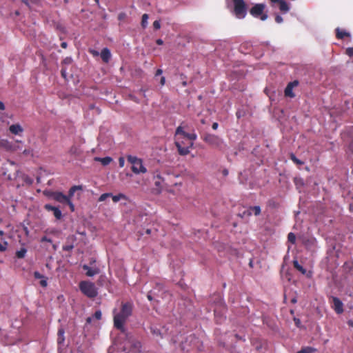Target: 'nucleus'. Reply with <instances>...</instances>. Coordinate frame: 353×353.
Wrapping results in <instances>:
<instances>
[{
  "mask_svg": "<svg viewBox=\"0 0 353 353\" xmlns=\"http://www.w3.org/2000/svg\"><path fill=\"white\" fill-rule=\"evenodd\" d=\"M196 139L194 133H186L181 126L177 128L175 133V144L181 155L189 154L190 149L193 146V141Z\"/></svg>",
  "mask_w": 353,
  "mask_h": 353,
  "instance_id": "nucleus-1",
  "label": "nucleus"
},
{
  "mask_svg": "<svg viewBox=\"0 0 353 353\" xmlns=\"http://www.w3.org/2000/svg\"><path fill=\"white\" fill-rule=\"evenodd\" d=\"M132 312V305L129 303H122L120 308H114L113 310L114 326L124 332V325Z\"/></svg>",
  "mask_w": 353,
  "mask_h": 353,
  "instance_id": "nucleus-2",
  "label": "nucleus"
},
{
  "mask_svg": "<svg viewBox=\"0 0 353 353\" xmlns=\"http://www.w3.org/2000/svg\"><path fill=\"white\" fill-rule=\"evenodd\" d=\"M127 159L128 162L131 164V170L134 174H140L147 172V168L144 165L141 159L132 155H128Z\"/></svg>",
  "mask_w": 353,
  "mask_h": 353,
  "instance_id": "nucleus-3",
  "label": "nucleus"
},
{
  "mask_svg": "<svg viewBox=\"0 0 353 353\" xmlns=\"http://www.w3.org/2000/svg\"><path fill=\"white\" fill-rule=\"evenodd\" d=\"M79 288L82 293L88 297L92 298L97 296V291L94 283L89 281H81L79 284Z\"/></svg>",
  "mask_w": 353,
  "mask_h": 353,
  "instance_id": "nucleus-4",
  "label": "nucleus"
},
{
  "mask_svg": "<svg viewBox=\"0 0 353 353\" xmlns=\"http://www.w3.org/2000/svg\"><path fill=\"white\" fill-rule=\"evenodd\" d=\"M245 0H232L234 3V13L236 18L243 19L247 14V8Z\"/></svg>",
  "mask_w": 353,
  "mask_h": 353,
  "instance_id": "nucleus-5",
  "label": "nucleus"
},
{
  "mask_svg": "<svg viewBox=\"0 0 353 353\" xmlns=\"http://www.w3.org/2000/svg\"><path fill=\"white\" fill-rule=\"evenodd\" d=\"M203 140L208 144L219 150L222 149V147L224 143L222 139L212 134H205L203 138Z\"/></svg>",
  "mask_w": 353,
  "mask_h": 353,
  "instance_id": "nucleus-6",
  "label": "nucleus"
},
{
  "mask_svg": "<svg viewBox=\"0 0 353 353\" xmlns=\"http://www.w3.org/2000/svg\"><path fill=\"white\" fill-rule=\"evenodd\" d=\"M140 343L137 341L132 336L127 335L123 342V348L124 351L128 349L132 350L133 352H137L140 349Z\"/></svg>",
  "mask_w": 353,
  "mask_h": 353,
  "instance_id": "nucleus-7",
  "label": "nucleus"
},
{
  "mask_svg": "<svg viewBox=\"0 0 353 353\" xmlns=\"http://www.w3.org/2000/svg\"><path fill=\"white\" fill-rule=\"evenodd\" d=\"M47 195H48L51 199L60 202L63 204H68L71 210L73 211L74 210V205L71 203L68 197H67L65 195L63 194L61 192H50L47 193Z\"/></svg>",
  "mask_w": 353,
  "mask_h": 353,
  "instance_id": "nucleus-8",
  "label": "nucleus"
},
{
  "mask_svg": "<svg viewBox=\"0 0 353 353\" xmlns=\"http://www.w3.org/2000/svg\"><path fill=\"white\" fill-rule=\"evenodd\" d=\"M150 330L152 334L156 341H159L160 339L163 338L167 331L164 327H160L157 325H152Z\"/></svg>",
  "mask_w": 353,
  "mask_h": 353,
  "instance_id": "nucleus-9",
  "label": "nucleus"
},
{
  "mask_svg": "<svg viewBox=\"0 0 353 353\" xmlns=\"http://www.w3.org/2000/svg\"><path fill=\"white\" fill-rule=\"evenodd\" d=\"M332 308L337 314H341L343 312V305L339 299L332 298Z\"/></svg>",
  "mask_w": 353,
  "mask_h": 353,
  "instance_id": "nucleus-10",
  "label": "nucleus"
},
{
  "mask_svg": "<svg viewBox=\"0 0 353 353\" xmlns=\"http://www.w3.org/2000/svg\"><path fill=\"white\" fill-rule=\"evenodd\" d=\"M264 8H265L264 4H263V3L256 4L250 10V14L255 17H258L263 13Z\"/></svg>",
  "mask_w": 353,
  "mask_h": 353,
  "instance_id": "nucleus-11",
  "label": "nucleus"
},
{
  "mask_svg": "<svg viewBox=\"0 0 353 353\" xmlns=\"http://www.w3.org/2000/svg\"><path fill=\"white\" fill-rule=\"evenodd\" d=\"M45 208L48 211H52L56 219H60L61 218L62 213L57 207L52 206L50 204H46L45 205Z\"/></svg>",
  "mask_w": 353,
  "mask_h": 353,
  "instance_id": "nucleus-12",
  "label": "nucleus"
},
{
  "mask_svg": "<svg viewBox=\"0 0 353 353\" xmlns=\"http://www.w3.org/2000/svg\"><path fill=\"white\" fill-rule=\"evenodd\" d=\"M0 147L6 149L8 151L15 150V147L7 139H0Z\"/></svg>",
  "mask_w": 353,
  "mask_h": 353,
  "instance_id": "nucleus-13",
  "label": "nucleus"
},
{
  "mask_svg": "<svg viewBox=\"0 0 353 353\" xmlns=\"http://www.w3.org/2000/svg\"><path fill=\"white\" fill-rule=\"evenodd\" d=\"M10 132L15 135H20L23 132V128L19 124H12L9 128Z\"/></svg>",
  "mask_w": 353,
  "mask_h": 353,
  "instance_id": "nucleus-14",
  "label": "nucleus"
},
{
  "mask_svg": "<svg viewBox=\"0 0 353 353\" xmlns=\"http://www.w3.org/2000/svg\"><path fill=\"white\" fill-rule=\"evenodd\" d=\"M297 84H298L297 81H294V82L289 83L285 90V96L290 97H293L294 94L292 93V88L294 86H296Z\"/></svg>",
  "mask_w": 353,
  "mask_h": 353,
  "instance_id": "nucleus-15",
  "label": "nucleus"
},
{
  "mask_svg": "<svg viewBox=\"0 0 353 353\" xmlns=\"http://www.w3.org/2000/svg\"><path fill=\"white\" fill-rule=\"evenodd\" d=\"M112 199V201L114 202V203H117L119 201H123V204H126L127 201H128V199L126 197V196L123 194H119L117 195H112L110 196Z\"/></svg>",
  "mask_w": 353,
  "mask_h": 353,
  "instance_id": "nucleus-16",
  "label": "nucleus"
},
{
  "mask_svg": "<svg viewBox=\"0 0 353 353\" xmlns=\"http://www.w3.org/2000/svg\"><path fill=\"white\" fill-rule=\"evenodd\" d=\"M83 268L86 271V275L88 276H93L99 272L97 268H91L87 265H84Z\"/></svg>",
  "mask_w": 353,
  "mask_h": 353,
  "instance_id": "nucleus-17",
  "label": "nucleus"
},
{
  "mask_svg": "<svg viewBox=\"0 0 353 353\" xmlns=\"http://www.w3.org/2000/svg\"><path fill=\"white\" fill-rule=\"evenodd\" d=\"M100 55L102 60L105 63H108L111 57L110 51L108 48L103 49Z\"/></svg>",
  "mask_w": 353,
  "mask_h": 353,
  "instance_id": "nucleus-18",
  "label": "nucleus"
},
{
  "mask_svg": "<svg viewBox=\"0 0 353 353\" xmlns=\"http://www.w3.org/2000/svg\"><path fill=\"white\" fill-rule=\"evenodd\" d=\"M94 160L97 161L101 162L103 165H108L110 162H112V159L111 157H107L105 158L95 157Z\"/></svg>",
  "mask_w": 353,
  "mask_h": 353,
  "instance_id": "nucleus-19",
  "label": "nucleus"
},
{
  "mask_svg": "<svg viewBox=\"0 0 353 353\" xmlns=\"http://www.w3.org/2000/svg\"><path fill=\"white\" fill-rule=\"evenodd\" d=\"M336 37L339 39H343V38H344V37H350V33L346 32L345 30L337 28L336 30Z\"/></svg>",
  "mask_w": 353,
  "mask_h": 353,
  "instance_id": "nucleus-20",
  "label": "nucleus"
},
{
  "mask_svg": "<svg viewBox=\"0 0 353 353\" xmlns=\"http://www.w3.org/2000/svg\"><path fill=\"white\" fill-rule=\"evenodd\" d=\"M279 9L281 12H287L289 10L290 8L286 2H285L284 1H281L279 3Z\"/></svg>",
  "mask_w": 353,
  "mask_h": 353,
  "instance_id": "nucleus-21",
  "label": "nucleus"
},
{
  "mask_svg": "<svg viewBox=\"0 0 353 353\" xmlns=\"http://www.w3.org/2000/svg\"><path fill=\"white\" fill-rule=\"evenodd\" d=\"M101 316H102L101 312L100 310H97L95 312L93 317H88L87 319V323H91L93 318L96 319L97 320H99L101 319Z\"/></svg>",
  "mask_w": 353,
  "mask_h": 353,
  "instance_id": "nucleus-22",
  "label": "nucleus"
},
{
  "mask_svg": "<svg viewBox=\"0 0 353 353\" xmlns=\"http://www.w3.org/2000/svg\"><path fill=\"white\" fill-rule=\"evenodd\" d=\"M64 330L63 329H59L58 331L57 341L59 343H61L64 341Z\"/></svg>",
  "mask_w": 353,
  "mask_h": 353,
  "instance_id": "nucleus-23",
  "label": "nucleus"
},
{
  "mask_svg": "<svg viewBox=\"0 0 353 353\" xmlns=\"http://www.w3.org/2000/svg\"><path fill=\"white\" fill-rule=\"evenodd\" d=\"M254 213L256 216L259 215L261 213V208L259 206H254L250 208L249 210V214Z\"/></svg>",
  "mask_w": 353,
  "mask_h": 353,
  "instance_id": "nucleus-24",
  "label": "nucleus"
},
{
  "mask_svg": "<svg viewBox=\"0 0 353 353\" xmlns=\"http://www.w3.org/2000/svg\"><path fill=\"white\" fill-rule=\"evenodd\" d=\"M148 14H144L143 16H142V20H141V26L143 28H146L147 26H148Z\"/></svg>",
  "mask_w": 353,
  "mask_h": 353,
  "instance_id": "nucleus-25",
  "label": "nucleus"
},
{
  "mask_svg": "<svg viewBox=\"0 0 353 353\" xmlns=\"http://www.w3.org/2000/svg\"><path fill=\"white\" fill-rule=\"evenodd\" d=\"M294 266L296 269H297L299 271H300L302 274H305L306 273V270L299 264L297 261H294Z\"/></svg>",
  "mask_w": 353,
  "mask_h": 353,
  "instance_id": "nucleus-26",
  "label": "nucleus"
},
{
  "mask_svg": "<svg viewBox=\"0 0 353 353\" xmlns=\"http://www.w3.org/2000/svg\"><path fill=\"white\" fill-rule=\"evenodd\" d=\"M314 349L310 347H305L302 348L300 351H299L297 353H312L314 352Z\"/></svg>",
  "mask_w": 353,
  "mask_h": 353,
  "instance_id": "nucleus-27",
  "label": "nucleus"
},
{
  "mask_svg": "<svg viewBox=\"0 0 353 353\" xmlns=\"http://www.w3.org/2000/svg\"><path fill=\"white\" fill-rule=\"evenodd\" d=\"M27 252L26 248H21L20 250L17 251L16 255L18 258H23Z\"/></svg>",
  "mask_w": 353,
  "mask_h": 353,
  "instance_id": "nucleus-28",
  "label": "nucleus"
},
{
  "mask_svg": "<svg viewBox=\"0 0 353 353\" xmlns=\"http://www.w3.org/2000/svg\"><path fill=\"white\" fill-rule=\"evenodd\" d=\"M288 240L289 242H290V243L294 244L295 243V241H296V236H295V235L293 233H292V232L289 233L288 236Z\"/></svg>",
  "mask_w": 353,
  "mask_h": 353,
  "instance_id": "nucleus-29",
  "label": "nucleus"
},
{
  "mask_svg": "<svg viewBox=\"0 0 353 353\" xmlns=\"http://www.w3.org/2000/svg\"><path fill=\"white\" fill-rule=\"evenodd\" d=\"M112 196L110 193H104L99 198V201H104L108 197Z\"/></svg>",
  "mask_w": 353,
  "mask_h": 353,
  "instance_id": "nucleus-30",
  "label": "nucleus"
},
{
  "mask_svg": "<svg viewBox=\"0 0 353 353\" xmlns=\"http://www.w3.org/2000/svg\"><path fill=\"white\" fill-rule=\"evenodd\" d=\"M7 247H8V242L7 241H3V243H0V251L1 252H4L7 249Z\"/></svg>",
  "mask_w": 353,
  "mask_h": 353,
  "instance_id": "nucleus-31",
  "label": "nucleus"
},
{
  "mask_svg": "<svg viewBox=\"0 0 353 353\" xmlns=\"http://www.w3.org/2000/svg\"><path fill=\"white\" fill-rule=\"evenodd\" d=\"M291 159L296 164H302V162L300 160H299L294 155H292Z\"/></svg>",
  "mask_w": 353,
  "mask_h": 353,
  "instance_id": "nucleus-32",
  "label": "nucleus"
},
{
  "mask_svg": "<svg viewBox=\"0 0 353 353\" xmlns=\"http://www.w3.org/2000/svg\"><path fill=\"white\" fill-rule=\"evenodd\" d=\"M153 26L155 29L158 30L161 28V24H160V22L159 21H154L153 23Z\"/></svg>",
  "mask_w": 353,
  "mask_h": 353,
  "instance_id": "nucleus-33",
  "label": "nucleus"
},
{
  "mask_svg": "<svg viewBox=\"0 0 353 353\" xmlns=\"http://www.w3.org/2000/svg\"><path fill=\"white\" fill-rule=\"evenodd\" d=\"M119 166L121 168H123L124 166V165H125V159H124L123 157H120L119 159Z\"/></svg>",
  "mask_w": 353,
  "mask_h": 353,
  "instance_id": "nucleus-34",
  "label": "nucleus"
},
{
  "mask_svg": "<svg viewBox=\"0 0 353 353\" xmlns=\"http://www.w3.org/2000/svg\"><path fill=\"white\" fill-rule=\"evenodd\" d=\"M47 281L46 279L44 278V276L43 277V279H41V281H40V285L43 287H46L47 286Z\"/></svg>",
  "mask_w": 353,
  "mask_h": 353,
  "instance_id": "nucleus-35",
  "label": "nucleus"
},
{
  "mask_svg": "<svg viewBox=\"0 0 353 353\" xmlns=\"http://www.w3.org/2000/svg\"><path fill=\"white\" fill-rule=\"evenodd\" d=\"M26 5L30 6L31 3H34L36 0H21Z\"/></svg>",
  "mask_w": 353,
  "mask_h": 353,
  "instance_id": "nucleus-36",
  "label": "nucleus"
},
{
  "mask_svg": "<svg viewBox=\"0 0 353 353\" xmlns=\"http://www.w3.org/2000/svg\"><path fill=\"white\" fill-rule=\"evenodd\" d=\"M346 54L350 56V57H352L353 55V48H348L347 50H346Z\"/></svg>",
  "mask_w": 353,
  "mask_h": 353,
  "instance_id": "nucleus-37",
  "label": "nucleus"
},
{
  "mask_svg": "<svg viewBox=\"0 0 353 353\" xmlns=\"http://www.w3.org/2000/svg\"><path fill=\"white\" fill-rule=\"evenodd\" d=\"M34 276L36 279H43V276L42 274H41L39 272H35L34 273Z\"/></svg>",
  "mask_w": 353,
  "mask_h": 353,
  "instance_id": "nucleus-38",
  "label": "nucleus"
},
{
  "mask_svg": "<svg viewBox=\"0 0 353 353\" xmlns=\"http://www.w3.org/2000/svg\"><path fill=\"white\" fill-rule=\"evenodd\" d=\"M90 52L94 56V57H97L99 55V53L98 51L95 50H90Z\"/></svg>",
  "mask_w": 353,
  "mask_h": 353,
  "instance_id": "nucleus-39",
  "label": "nucleus"
},
{
  "mask_svg": "<svg viewBox=\"0 0 353 353\" xmlns=\"http://www.w3.org/2000/svg\"><path fill=\"white\" fill-rule=\"evenodd\" d=\"M80 188L79 186H74L72 187L70 190V194L72 195L76 190L79 189Z\"/></svg>",
  "mask_w": 353,
  "mask_h": 353,
  "instance_id": "nucleus-40",
  "label": "nucleus"
},
{
  "mask_svg": "<svg viewBox=\"0 0 353 353\" xmlns=\"http://www.w3.org/2000/svg\"><path fill=\"white\" fill-rule=\"evenodd\" d=\"M275 20L278 23H281L283 22V18L279 15H277L276 17Z\"/></svg>",
  "mask_w": 353,
  "mask_h": 353,
  "instance_id": "nucleus-41",
  "label": "nucleus"
},
{
  "mask_svg": "<svg viewBox=\"0 0 353 353\" xmlns=\"http://www.w3.org/2000/svg\"><path fill=\"white\" fill-rule=\"evenodd\" d=\"M294 322H295V324L297 327H300V325H301V321L299 319H294Z\"/></svg>",
  "mask_w": 353,
  "mask_h": 353,
  "instance_id": "nucleus-42",
  "label": "nucleus"
},
{
  "mask_svg": "<svg viewBox=\"0 0 353 353\" xmlns=\"http://www.w3.org/2000/svg\"><path fill=\"white\" fill-rule=\"evenodd\" d=\"M165 79L164 77H162L161 78V81H160V83L161 85H163L165 84Z\"/></svg>",
  "mask_w": 353,
  "mask_h": 353,
  "instance_id": "nucleus-43",
  "label": "nucleus"
},
{
  "mask_svg": "<svg viewBox=\"0 0 353 353\" xmlns=\"http://www.w3.org/2000/svg\"><path fill=\"white\" fill-rule=\"evenodd\" d=\"M163 71L161 69H158L156 72V76L161 75L162 74Z\"/></svg>",
  "mask_w": 353,
  "mask_h": 353,
  "instance_id": "nucleus-44",
  "label": "nucleus"
},
{
  "mask_svg": "<svg viewBox=\"0 0 353 353\" xmlns=\"http://www.w3.org/2000/svg\"><path fill=\"white\" fill-rule=\"evenodd\" d=\"M218 126H219V125H218V123H214L212 124V129H213V130H216V129L218 128Z\"/></svg>",
  "mask_w": 353,
  "mask_h": 353,
  "instance_id": "nucleus-45",
  "label": "nucleus"
},
{
  "mask_svg": "<svg viewBox=\"0 0 353 353\" xmlns=\"http://www.w3.org/2000/svg\"><path fill=\"white\" fill-rule=\"evenodd\" d=\"M41 241H43H43H49V242H50V239H48L47 237L44 236V237H43V238L41 239Z\"/></svg>",
  "mask_w": 353,
  "mask_h": 353,
  "instance_id": "nucleus-46",
  "label": "nucleus"
},
{
  "mask_svg": "<svg viewBox=\"0 0 353 353\" xmlns=\"http://www.w3.org/2000/svg\"><path fill=\"white\" fill-rule=\"evenodd\" d=\"M5 106L4 104L0 101V110H4Z\"/></svg>",
  "mask_w": 353,
  "mask_h": 353,
  "instance_id": "nucleus-47",
  "label": "nucleus"
},
{
  "mask_svg": "<svg viewBox=\"0 0 353 353\" xmlns=\"http://www.w3.org/2000/svg\"><path fill=\"white\" fill-rule=\"evenodd\" d=\"M267 17H268L267 15L264 14V15L261 16V19L262 21H265L267 19Z\"/></svg>",
  "mask_w": 353,
  "mask_h": 353,
  "instance_id": "nucleus-48",
  "label": "nucleus"
},
{
  "mask_svg": "<svg viewBox=\"0 0 353 353\" xmlns=\"http://www.w3.org/2000/svg\"><path fill=\"white\" fill-rule=\"evenodd\" d=\"M157 43L159 44V45H162L163 44V41L161 39H158L157 41Z\"/></svg>",
  "mask_w": 353,
  "mask_h": 353,
  "instance_id": "nucleus-49",
  "label": "nucleus"
},
{
  "mask_svg": "<svg viewBox=\"0 0 353 353\" xmlns=\"http://www.w3.org/2000/svg\"><path fill=\"white\" fill-rule=\"evenodd\" d=\"M348 325L353 327V321H348Z\"/></svg>",
  "mask_w": 353,
  "mask_h": 353,
  "instance_id": "nucleus-50",
  "label": "nucleus"
},
{
  "mask_svg": "<svg viewBox=\"0 0 353 353\" xmlns=\"http://www.w3.org/2000/svg\"><path fill=\"white\" fill-rule=\"evenodd\" d=\"M281 1V0H271V1H272V3H277V2H278V3H280V1Z\"/></svg>",
  "mask_w": 353,
  "mask_h": 353,
  "instance_id": "nucleus-51",
  "label": "nucleus"
},
{
  "mask_svg": "<svg viewBox=\"0 0 353 353\" xmlns=\"http://www.w3.org/2000/svg\"><path fill=\"white\" fill-rule=\"evenodd\" d=\"M4 234V232L2 230H0V236H3Z\"/></svg>",
  "mask_w": 353,
  "mask_h": 353,
  "instance_id": "nucleus-52",
  "label": "nucleus"
},
{
  "mask_svg": "<svg viewBox=\"0 0 353 353\" xmlns=\"http://www.w3.org/2000/svg\"><path fill=\"white\" fill-rule=\"evenodd\" d=\"M61 46H62L63 48H65L66 47V43H62Z\"/></svg>",
  "mask_w": 353,
  "mask_h": 353,
  "instance_id": "nucleus-53",
  "label": "nucleus"
},
{
  "mask_svg": "<svg viewBox=\"0 0 353 353\" xmlns=\"http://www.w3.org/2000/svg\"><path fill=\"white\" fill-rule=\"evenodd\" d=\"M148 299L149 300H152V297H151V295H150V294H148Z\"/></svg>",
  "mask_w": 353,
  "mask_h": 353,
  "instance_id": "nucleus-54",
  "label": "nucleus"
},
{
  "mask_svg": "<svg viewBox=\"0 0 353 353\" xmlns=\"http://www.w3.org/2000/svg\"><path fill=\"white\" fill-rule=\"evenodd\" d=\"M62 75L65 77V71H62Z\"/></svg>",
  "mask_w": 353,
  "mask_h": 353,
  "instance_id": "nucleus-55",
  "label": "nucleus"
},
{
  "mask_svg": "<svg viewBox=\"0 0 353 353\" xmlns=\"http://www.w3.org/2000/svg\"><path fill=\"white\" fill-rule=\"evenodd\" d=\"M223 174H224L225 175L228 174V171H227V170H224Z\"/></svg>",
  "mask_w": 353,
  "mask_h": 353,
  "instance_id": "nucleus-56",
  "label": "nucleus"
},
{
  "mask_svg": "<svg viewBox=\"0 0 353 353\" xmlns=\"http://www.w3.org/2000/svg\"><path fill=\"white\" fill-rule=\"evenodd\" d=\"M26 234L28 235V231L27 230V229H26V231H25Z\"/></svg>",
  "mask_w": 353,
  "mask_h": 353,
  "instance_id": "nucleus-57",
  "label": "nucleus"
},
{
  "mask_svg": "<svg viewBox=\"0 0 353 353\" xmlns=\"http://www.w3.org/2000/svg\"><path fill=\"white\" fill-rule=\"evenodd\" d=\"M156 184L159 185V182L157 181Z\"/></svg>",
  "mask_w": 353,
  "mask_h": 353,
  "instance_id": "nucleus-58",
  "label": "nucleus"
},
{
  "mask_svg": "<svg viewBox=\"0 0 353 353\" xmlns=\"http://www.w3.org/2000/svg\"><path fill=\"white\" fill-rule=\"evenodd\" d=\"M292 302L295 303V302H296V300H295V299H293V300H292Z\"/></svg>",
  "mask_w": 353,
  "mask_h": 353,
  "instance_id": "nucleus-59",
  "label": "nucleus"
},
{
  "mask_svg": "<svg viewBox=\"0 0 353 353\" xmlns=\"http://www.w3.org/2000/svg\"><path fill=\"white\" fill-rule=\"evenodd\" d=\"M95 1L98 3V2H99V0H95Z\"/></svg>",
  "mask_w": 353,
  "mask_h": 353,
  "instance_id": "nucleus-60",
  "label": "nucleus"
},
{
  "mask_svg": "<svg viewBox=\"0 0 353 353\" xmlns=\"http://www.w3.org/2000/svg\"><path fill=\"white\" fill-rule=\"evenodd\" d=\"M1 222V219H0V223Z\"/></svg>",
  "mask_w": 353,
  "mask_h": 353,
  "instance_id": "nucleus-61",
  "label": "nucleus"
}]
</instances>
